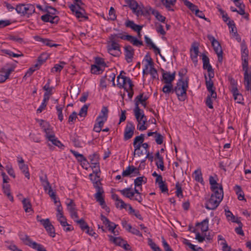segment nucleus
<instances>
[{"label":"nucleus","instance_id":"1","mask_svg":"<svg viewBox=\"0 0 251 251\" xmlns=\"http://www.w3.org/2000/svg\"><path fill=\"white\" fill-rule=\"evenodd\" d=\"M202 60L203 62V68L205 71L204 75L206 86L209 92V94L206 100V104L209 108L213 109V102L215 101L217 98V94L215 91V88L213 87V82L212 80V78L214 76V72L212 66L209 64V58L206 55L202 54Z\"/></svg>","mask_w":251,"mask_h":251},{"label":"nucleus","instance_id":"2","mask_svg":"<svg viewBox=\"0 0 251 251\" xmlns=\"http://www.w3.org/2000/svg\"><path fill=\"white\" fill-rule=\"evenodd\" d=\"M209 219L206 218L201 222L197 223L195 228L191 231L196 234L195 239L200 243L204 241L205 239L206 232L209 228Z\"/></svg>","mask_w":251,"mask_h":251},{"label":"nucleus","instance_id":"3","mask_svg":"<svg viewBox=\"0 0 251 251\" xmlns=\"http://www.w3.org/2000/svg\"><path fill=\"white\" fill-rule=\"evenodd\" d=\"M122 72L117 77V86L123 88L127 92L128 97L131 98L133 95V84L129 77L122 75Z\"/></svg>","mask_w":251,"mask_h":251},{"label":"nucleus","instance_id":"4","mask_svg":"<svg viewBox=\"0 0 251 251\" xmlns=\"http://www.w3.org/2000/svg\"><path fill=\"white\" fill-rule=\"evenodd\" d=\"M188 88V80L186 78L179 79L175 88L177 99L180 101H184L187 98L186 91Z\"/></svg>","mask_w":251,"mask_h":251},{"label":"nucleus","instance_id":"5","mask_svg":"<svg viewBox=\"0 0 251 251\" xmlns=\"http://www.w3.org/2000/svg\"><path fill=\"white\" fill-rule=\"evenodd\" d=\"M143 74L144 76L150 75L153 79L158 78L157 71L154 67L153 62L150 56L146 55L143 60Z\"/></svg>","mask_w":251,"mask_h":251},{"label":"nucleus","instance_id":"6","mask_svg":"<svg viewBox=\"0 0 251 251\" xmlns=\"http://www.w3.org/2000/svg\"><path fill=\"white\" fill-rule=\"evenodd\" d=\"M210 198L205 203V208L208 210L216 209L223 199L224 192H213Z\"/></svg>","mask_w":251,"mask_h":251},{"label":"nucleus","instance_id":"7","mask_svg":"<svg viewBox=\"0 0 251 251\" xmlns=\"http://www.w3.org/2000/svg\"><path fill=\"white\" fill-rule=\"evenodd\" d=\"M134 113L137 121V129L139 131H144L148 128L147 119L144 111L140 108L136 107L134 109Z\"/></svg>","mask_w":251,"mask_h":251},{"label":"nucleus","instance_id":"8","mask_svg":"<svg viewBox=\"0 0 251 251\" xmlns=\"http://www.w3.org/2000/svg\"><path fill=\"white\" fill-rule=\"evenodd\" d=\"M120 193L125 197L131 200L136 201L139 202L142 201V197L141 193L138 189H133L131 188H125L119 190Z\"/></svg>","mask_w":251,"mask_h":251},{"label":"nucleus","instance_id":"9","mask_svg":"<svg viewBox=\"0 0 251 251\" xmlns=\"http://www.w3.org/2000/svg\"><path fill=\"white\" fill-rule=\"evenodd\" d=\"M46 14L41 16L42 21L45 22H50L51 23H56L59 18L57 16V10L53 7H48L46 8Z\"/></svg>","mask_w":251,"mask_h":251},{"label":"nucleus","instance_id":"10","mask_svg":"<svg viewBox=\"0 0 251 251\" xmlns=\"http://www.w3.org/2000/svg\"><path fill=\"white\" fill-rule=\"evenodd\" d=\"M138 14L140 15L147 16L151 13L154 15L156 20L161 23L165 24L166 22V17L163 16L158 11L151 8L150 6L142 7V11L138 12Z\"/></svg>","mask_w":251,"mask_h":251},{"label":"nucleus","instance_id":"11","mask_svg":"<svg viewBox=\"0 0 251 251\" xmlns=\"http://www.w3.org/2000/svg\"><path fill=\"white\" fill-rule=\"evenodd\" d=\"M56 211L57 220L63 226L64 230L67 232L73 230V227L67 223L66 218L63 215L62 207H59L56 209Z\"/></svg>","mask_w":251,"mask_h":251},{"label":"nucleus","instance_id":"12","mask_svg":"<svg viewBox=\"0 0 251 251\" xmlns=\"http://www.w3.org/2000/svg\"><path fill=\"white\" fill-rule=\"evenodd\" d=\"M83 4H71L69 7L73 14L79 20H83L87 19L85 10L82 7Z\"/></svg>","mask_w":251,"mask_h":251},{"label":"nucleus","instance_id":"13","mask_svg":"<svg viewBox=\"0 0 251 251\" xmlns=\"http://www.w3.org/2000/svg\"><path fill=\"white\" fill-rule=\"evenodd\" d=\"M107 50L109 54L114 56H118L122 53L120 45L112 40L107 42Z\"/></svg>","mask_w":251,"mask_h":251},{"label":"nucleus","instance_id":"14","mask_svg":"<svg viewBox=\"0 0 251 251\" xmlns=\"http://www.w3.org/2000/svg\"><path fill=\"white\" fill-rule=\"evenodd\" d=\"M15 9L18 14L23 15H30L35 12V7L31 4H21L18 5Z\"/></svg>","mask_w":251,"mask_h":251},{"label":"nucleus","instance_id":"15","mask_svg":"<svg viewBox=\"0 0 251 251\" xmlns=\"http://www.w3.org/2000/svg\"><path fill=\"white\" fill-rule=\"evenodd\" d=\"M207 38L211 42L214 50L217 54L219 61L221 62L223 59V51L221 45L212 35H208Z\"/></svg>","mask_w":251,"mask_h":251},{"label":"nucleus","instance_id":"16","mask_svg":"<svg viewBox=\"0 0 251 251\" xmlns=\"http://www.w3.org/2000/svg\"><path fill=\"white\" fill-rule=\"evenodd\" d=\"M14 65H7L0 70V83L4 82L9 77L10 74L14 71Z\"/></svg>","mask_w":251,"mask_h":251},{"label":"nucleus","instance_id":"17","mask_svg":"<svg viewBox=\"0 0 251 251\" xmlns=\"http://www.w3.org/2000/svg\"><path fill=\"white\" fill-rule=\"evenodd\" d=\"M38 122L46 134L45 136L47 139L49 138L50 136H52L55 134L52 128L50 126L48 122L43 120H39Z\"/></svg>","mask_w":251,"mask_h":251},{"label":"nucleus","instance_id":"18","mask_svg":"<svg viewBox=\"0 0 251 251\" xmlns=\"http://www.w3.org/2000/svg\"><path fill=\"white\" fill-rule=\"evenodd\" d=\"M140 172L138 168L132 165H129L122 172L123 177H133L139 175Z\"/></svg>","mask_w":251,"mask_h":251},{"label":"nucleus","instance_id":"19","mask_svg":"<svg viewBox=\"0 0 251 251\" xmlns=\"http://www.w3.org/2000/svg\"><path fill=\"white\" fill-rule=\"evenodd\" d=\"M41 224L46 229L49 235L51 237H54L55 232L53 225L50 223L49 219H46L45 220H41Z\"/></svg>","mask_w":251,"mask_h":251},{"label":"nucleus","instance_id":"20","mask_svg":"<svg viewBox=\"0 0 251 251\" xmlns=\"http://www.w3.org/2000/svg\"><path fill=\"white\" fill-rule=\"evenodd\" d=\"M17 162L20 169L25 174V176L27 179H29L30 174L28 171V166L26 164H25L24 160L23 159V158L20 156H17Z\"/></svg>","mask_w":251,"mask_h":251},{"label":"nucleus","instance_id":"21","mask_svg":"<svg viewBox=\"0 0 251 251\" xmlns=\"http://www.w3.org/2000/svg\"><path fill=\"white\" fill-rule=\"evenodd\" d=\"M113 199L115 201L116 207L119 209H125L127 211L129 209V206H131L130 204L125 203L117 195H113Z\"/></svg>","mask_w":251,"mask_h":251},{"label":"nucleus","instance_id":"22","mask_svg":"<svg viewBox=\"0 0 251 251\" xmlns=\"http://www.w3.org/2000/svg\"><path fill=\"white\" fill-rule=\"evenodd\" d=\"M135 127L133 124L129 122L127 124L124 132V139L126 140L130 139L134 134Z\"/></svg>","mask_w":251,"mask_h":251},{"label":"nucleus","instance_id":"23","mask_svg":"<svg viewBox=\"0 0 251 251\" xmlns=\"http://www.w3.org/2000/svg\"><path fill=\"white\" fill-rule=\"evenodd\" d=\"M100 217L103 224L108 227L109 231H110L112 233L116 234V232L115 229L117 225L110 222L106 217L102 215H101Z\"/></svg>","mask_w":251,"mask_h":251},{"label":"nucleus","instance_id":"24","mask_svg":"<svg viewBox=\"0 0 251 251\" xmlns=\"http://www.w3.org/2000/svg\"><path fill=\"white\" fill-rule=\"evenodd\" d=\"M175 78V73L169 72H163L162 73V82L164 83H172Z\"/></svg>","mask_w":251,"mask_h":251},{"label":"nucleus","instance_id":"25","mask_svg":"<svg viewBox=\"0 0 251 251\" xmlns=\"http://www.w3.org/2000/svg\"><path fill=\"white\" fill-rule=\"evenodd\" d=\"M25 244H28L30 247L38 251H45L46 250L43 246L30 240L29 238L27 236H25Z\"/></svg>","mask_w":251,"mask_h":251},{"label":"nucleus","instance_id":"26","mask_svg":"<svg viewBox=\"0 0 251 251\" xmlns=\"http://www.w3.org/2000/svg\"><path fill=\"white\" fill-rule=\"evenodd\" d=\"M199 54V47L196 44L192 45L190 49V57L195 65L198 62V56Z\"/></svg>","mask_w":251,"mask_h":251},{"label":"nucleus","instance_id":"27","mask_svg":"<svg viewBox=\"0 0 251 251\" xmlns=\"http://www.w3.org/2000/svg\"><path fill=\"white\" fill-rule=\"evenodd\" d=\"M209 183L211 186V189L213 192L218 191L224 192L222 185L217 182L214 177L212 176L209 177Z\"/></svg>","mask_w":251,"mask_h":251},{"label":"nucleus","instance_id":"28","mask_svg":"<svg viewBox=\"0 0 251 251\" xmlns=\"http://www.w3.org/2000/svg\"><path fill=\"white\" fill-rule=\"evenodd\" d=\"M126 1L137 16L140 15V14H138V12L140 13V12L142 11V7H144L143 6L138 5L137 2L134 0H126Z\"/></svg>","mask_w":251,"mask_h":251},{"label":"nucleus","instance_id":"29","mask_svg":"<svg viewBox=\"0 0 251 251\" xmlns=\"http://www.w3.org/2000/svg\"><path fill=\"white\" fill-rule=\"evenodd\" d=\"M231 91L232 93L234 100L238 103H242L243 102L244 99L243 96L239 93L238 90L235 86H233Z\"/></svg>","mask_w":251,"mask_h":251},{"label":"nucleus","instance_id":"30","mask_svg":"<svg viewBox=\"0 0 251 251\" xmlns=\"http://www.w3.org/2000/svg\"><path fill=\"white\" fill-rule=\"evenodd\" d=\"M95 197L97 201L99 202L101 208L104 209L106 212H109V208L105 204L102 194L100 191L95 194Z\"/></svg>","mask_w":251,"mask_h":251},{"label":"nucleus","instance_id":"31","mask_svg":"<svg viewBox=\"0 0 251 251\" xmlns=\"http://www.w3.org/2000/svg\"><path fill=\"white\" fill-rule=\"evenodd\" d=\"M148 99V97L143 94H140L135 98V106L134 108H136L137 106L139 108V105L141 104L144 107H146L147 103L146 100Z\"/></svg>","mask_w":251,"mask_h":251},{"label":"nucleus","instance_id":"32","mask_svg":"<svg viewBox=\"0 0 251 251\" xmlns=\"http://www.w3.org/2000/svg\"><path fill=\"white\" fill-rule=\"evenodd\" d=\"M125 59L127 62H131L134 50L131 46H126L125 47Z\"/></svg>","mask_w":251,"mask_h":251},{"label":"nucleus","instance_id":"33","mask_svg":"<svg viewBox=\"0 0 251 251\" xmlns=\"http://www.w3.org/2000/svg\"><path fill=\"white\" fill-rule=\"evenodd\" d=\"M155 160V164L157 168L160 169L162 171H164L165 167L164 166L163 158L159 152L156 153Z\"/></svg>","mask_w":251,"mask_h":251},{"label":"nucleus","instance_id":"34","mask_svg":"<svg viewBox=\"0 0 251 251\" xmlns=\"http://www.w3.org/2000/svg\"><path fill=\"white\" fill-rule=\"evenodd\" d=\"M225 215L228 221L236 223L238 224H241V222L239 220V218L237 217L234 216L231 211L228 209H226L225 210Z\"/></svg>","mask_w":251,"mask_h":251},{"label":"nucleus","instance_id":"35","mask_svg":"<svg viewBox=\"0 0 251 251\" xmlns=\"http://www.w3.org/2000/svg\"><path fill=\"white\" fill-rule=\"evenodd\" d=\"M108 110L107 108L105 106L102 107L100 115L97 118V121H101L105 123L107 121L108 118Z\"/></svg>","mask_w":251,"mask_h":251},{"label":"nucleus","instance_id":"36","mask_svg":"<svg viewBox=\"0 0 251 251\" xmlns=\"http://www.w3.org/2000/svg\"><path fill=\"white\" fill-rule=\"evenodd\" d=\"M125 25L126 27H130L132 30L137 31L138 34H140V32L143 27L142 26L136 25L134 22L130 20H127L125 23Z\"/></svg>","mask_w":251,"mask_h":251},{"label":"nucleus","instance_id":"37","mask_svg":"<svg viewBox=\"0 0 251 251\" xmlns=\"http://www.w3.org/2000/svg\"><path fill=\"white\" fill-rule=\"evenodd\" d=\"M128 36V35L126 34V32H120L111 34L109 38V40H112L116 42L118 39L127 40Z\"/></svg>","mask_w":251,"mask_h":251},{"label":"nucleus","instance_id":"38","mask_svg":"<svg viewBox=\"0 0 251 251\" xmlns=\"http://www.w3.org/2000/svg\"><path fill=\"white\" fill-rule=\"evenodd\" d=\"M227 25L229 29V32L232 37H237L238 34L235 23L233 21H229Z\"/></svg>","mask_w":251,"mask_h":251},{"label":"nucleus","instance_id":"39","mask_svg":"<svg viewBox=\"0 0 251 251\" xmlns=\"http://www.w3.org/2000/svg\"><path fill=\"white\" fill-rule=\"evenodd\" d=\"M40 180L42 182V184L44 187V189L45 191L50 195L51 193H53L54 192L52 191L49 182L46 179V178H43V177H40Z\"/></svg>","mask_w":251,"mask_h":251},{"label":"nucleus","instance_id":"40","mask_svg":"<svg viewBox=\"0 0 251 251\" xmlns=\"http://www.w3.org/2000/svg\"><path fill=\"white\" fill-rule=\"evenodd\" d=\"M110 242L116 245L124 247V245H126L125 242L120 237H114L112 235L108 236Z\"/></svg>","mask_w":251,"mask_h":251},{"label":"nucleus","instance_id":"41","mask_svg":"<svg viewBox=\"0 0 251 251\" xmlns=\"http://www.w3.org/2000/svg\"><path fill=\"white\" fill-rule=\"evenodd\" d=\"M100 171L93 170V173L89 175V178L94 184H97L100 180Z\"/></svg>","mask_w":251,"mask_h":251},{"label":"nucleus","instance_id":"42","mask_svg":"<svg viewBox=\"0 0 251 251\" xmlns=\"http://www.w3.org/2000/svg\"><path fill=\"white\" fill-rule=\"evenodd\" d=\"M193 177L196 181L201 184H203V179L200 168H198L194 171L193 174Z\"/></svg>","mask_w":251,"mask_h":251},{"label":"nucleus","instance_id":"43","mask_svg":"<svg viewBox=\"0 0 251 251\" xmlns=\"http://www.w3.org/2000/svg\"><path fill=\"white\" fill-rule=\"evenodd\" d=\"M49 94H48L44 95L43 100L42 102H41L40 105L39 106L38 108L37 109V113H40L42 112L43 111V110H44L45 109V108L46 107L47 105V102H48V100H49Z\"/></svg>","mask_w":251,"mask_h":251},{"label":"nucleus","instance_id":"44","mask_svg":"<svg viewBox=\"0 0 251 251\" xmlns=\"http://www.w3.org/2000/svg\"><path fill=\"white\" fill-rule=\"evenodd\" d=\"M245 85L246 89L249 90L251 89V70L249 73H244Z\"/></svg>","mask_w":251,"mask_h":251},{"label":"nucleus","instance_id":"45","mask_svg":"<svg viewBox=\"0 0 251 251\" xmlns=\"http://www.w3.org/2000/svg\"><path fill=\"white\" fill-rule=\"evenodd\" d=\"M24 209L25 212L29 213L32 211V208L30 201L27 199H24L22 201Z\"/></svg>","mask_w":251,"mask_h":251},{"label":"nucleus","instance_id":"46","mask_svg":"<svg viewBox=\"0 0 251 251\" xmlns=\"http://www.w3.org/2000/svg\"><path fill=\"white\" fill-rule=\"evenodd\" d=\"M145 39L146 43L148 45L151 46V47L153 49L155 53L161 55L160 49L153 43V42H152L151 38H150L147 36H145Z\"/></svg>","mask_w":251,"mask_h":251},{"label":"nucleus","instance_id":"47","mask_svg":"<svg viewBox=\"0 0 251 251\" xmlns=\"http://www.w3.org/2000/svg\"><path fill=\"white\" fill-rule=\"evenodd\" d=\"M90 162L92 169L94 171H100V165L97 157L95 156H90Z\"/></svg>","mask_w":251,"mask_h":251},{"label":"nucleus","instance_id":"48","mask_svg":"<svg viewBox=\"0 0 251 251\" xmlns=\"http://www.w3.org/2000/svg\"><path fill=\"white\" fill-rule=\"evenodd\" d=\"M158 186L160 190L162 193H167L168 191L167 184L165 181L163 180V178L155 182Z\"/></svg>","mask_w":251,"mask_h":251},{"label":"nucleus","instance_id":"49","mask_svg":"<svg viewBox=\"0 0 251 251\" xmlns=\"http://www.w3.org/2000/svg\"><path fill=\"white\" fill-rule=\"evenodd\" d=\"M144 135L141 134L139 136H136L133 141V145L134 148L141 147V145L144 142Z\"/></svg>","mask_w":251,"mask_h":251},{"label":"nucleus","instance_id":"50","mask_svg":"<svg viewBox=\"0 0 251 251\" xmlns=\"http://www.w3.org/2000/svg\"><path fill=\"white\" fill-rule=\"evenodd\" d=\"M147 182V178L144 176H139L135 179L134 181V188L140 187L143 183Z\"/></svg>","mask_w":251,"mask_h":251},{"label":"nucleus","instance_id":"51","mask_svg":"<svg viewBox=\"0 0 251 251\" xmlns=\"http://www.w3.org/2000/svg\"><path fill=\"white\" fill-rule=\"evenodd\" d=\"M65 65L66 63L65 62H60L59 63L56 64L54 66V67L51 69V72L53 73L60 72Z\"/></svg>","mask_w":251,"mask_h":251},{"label":"nucleus","instance_id":"52","mask_svg":"<svg viewBox=\"0 0 251 251\" xmlns=\"http://www.w3.org/2000/svg\"><path fill=\"white\" fill-rule=\"evenodd\" d=\"M155 29L157 33L162 35V36H164L166 35V31L163 27V26L158 23H155Z\"/></svg>","mask_w":251,"mask_h":251},{"label":"nucleus","instance_id":"53","mask_svg":"<svg viewBox=\"0 0 251 251\" xmlns=\"http://www.w3.org/2000/svg\"><path fill=\"white\" fill-rule=\"evenodd\" d=\"M17 53H15L9 50H3V52L8 55L9 57H19L23 56V54L19 50L17 51Z\"/></svg>","mask_w":251,"mask_h":251},{"label":"nucleus","instance_id":"54","mask_svg":"<svg viewBox=\"0 0 251 251\" xmlns=\"http://www.w3.org/2000/svg\"><path fill=\"white\" fill-rule=\"evenodd\" d=\"M127 40L130 42L133 45L139 46L142 45V42L135 37L128 35Z\"/></svg>","mask_w":251,"mask_h":251},{"label":"nucleus","instance_id":"55","mask_svg":"<svg viewBox=\"0 0 251 251\" xmlns=\"http://www.w3.org/2000/svg\"><path fill=\"white\" fill-rule=\"evenodd\" d=\"M3 192L7 195L8 199L11 201H13V197L11 195L10 190V186L8 184H4L3 185Z\"/></svg>","mask_w":251,"mask_h":251},{"label":"nucleus","instance_id":"56","mask_svg":"<svg viewBox=\"0 0 251 251\" xmlns=\"http://www.w3.org/2000/svg\"><path fill=\"white\" fill-rule=\"evenodd\" d=\"M129 214L135 216L137 219L142 220V217L138 211L134 210L131 206H129V209L127 210Z\"/></svg>","mask_w":251,"mask_h":251},{"label":"nucleus","instance_id":"57","mask_svg":"<svg viewBox=\"0 0 251 251\" xmlns=\"http://www.w3.org/2000/svg\"><path fill=\"white\" fill-rule=\"evenodd\" d=\"M104 68L96 64L92 65L91 72L93 74H98L101 73Z\"/></svg>","mask_w":251,"mask_h":251},{"label":"nucleus","instance_id":"58","mask_svg":"<svg viewBox=\"0 0 251 251\" xmlns=\"http://www.w3.org/2000/svg\"><path fill=\"white\" fill-rule=\"evenodd\" d=\"M184 4L192 12H195V11L198 9V7L196 5H194L188 0H182Z\"/></svg>","mask_w":251,"mask_h":251},{"label":"nucleus","instance_id":"59","mask_svg":"<svg viewBox=\"0 0 251 251\" xmlns=\"http://www.w3.org/2000/svg\"><path fill=\"white\" fill-rule=\"evenodd\" d=\"M162 2L168 10H172L171 7L175 5L176 0H162Z\"/></svg>","mask_w":251,"mask_h":251},{"label":"nucleus","instance_id":"60","mask_svg":"<svg viewBox=\"0 0 251 251\" xmlns=\"http://www.w3.org/2000/svg\"><path fill=\"white\" fill-rule=\"evenodd\" d=\"M165 85L162 88V91L166 94H168L171 93L173 90V86L172 83L167 84L165 83Z\"/></svg>","mask_w":251,"mask_h":251},{"label":"nucleus","instance_id":"61","mask_svg":"<svg viewBox=\"0 0 251 251\" xmlns=\"http://www.w3.org/2000/svg\"><path fill=\"white\" fill-rule=\"evenodd\" d=\"M64 106L57 105L56 106V109L57 111V113L58 115V119L60 121L62 122L63 120V115L62 114V110L63 109Z\"/></svg>","mask_w":251,"mask_h":251},{"label":"nucleus","instance_id":"62","mask_svg":"<svg viewBox=\"0 0 251 251\" xmlns=\"http://www.w3.org/2000/svg\"><path fill=\"white\" fill-rule=\"evenodd\" d=\"M104 123L101 121H97L94 126V130L97 132H100L103 126Z\"/></svg>","mask_w":251,"mask_h":251},{"label":"nucleus","instance_id":"63","mask_svg":"<svg viewBox=\"0 0 251 251\" xmlns=\"http://www.w3.org/2000/svg\"><path fill=\"white\" fill-rule=\"evenodd\" d=\"M47 140L56 146L60 147V146H62L61 142L55 137V134L52 136H50V137Z\"/></svg>","mask_w":251,"mask_h":251},{"label":"nucleus","instance_id":"64","mask_svg":"<svg viewBox=\"0 0 251 251\" xmlns=\"http://www.w3.org/2000/svg\"><path fill=\"white\" fill-rule=\"evenodd\" d=\"M241 55L242 60L248 59L249 51L246 46L242 47Z\"/></svg>","mask_w":251,"mask_h":251}]
</instances>
